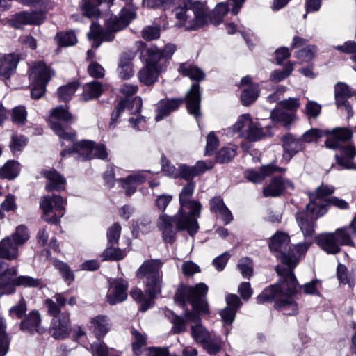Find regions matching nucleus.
Instances as JSON below:
<instances>
[{"instance_id":"nucleus-1","label":"nucleus","mask_w":356,"mask_h":356,"mask_svg":"<svg viewBox=\"0 0 356 356\" xmlns=\"http://www.w3.org/2000/svg\"><path fill=\"white\" fill-rule=\"evenodd\" d=\"M280 277V283L265 289L257 296L259 303L275 300V308L284 315H293L298 313V305L294 300L297 293L298 282L291 269L277 266L275 268Z\"/></svg>"},{"instance_id":"nucleus-2","label":"nucleus","mask_w":356,"mask_h":356,"mask_svg":"<svg viewBox=\"0 0 356 356\" xmlns=\"http://www.w3.org/2000/svg\"><path fill=\"white\" fill-rule=\"evenodd\" d=\"M334 191L332 186L321 184L316 189L315 193L310 195V202L305 209L296 213V221L305 238L314 233V220L326 213L327 201L325 198Z\"/></svg>"},{"instance_id":"nucleus-3","label":"nucleus","mask_w":356,"mask_h":356,"mask_svg":"<svg viewBox=\"0 0 356 356\" xmlns=\"http://www.w3.org/2000/svg\"><path fill=\"white\" fill-rule=\"evenodd\" d=\"M208 286L204 283H199L194 286H180L175 293V300L179 302L180 306L184 307L186 302L188 301L193 308L197 312H186L185 318L186 321L200 324V317L199 314H209V305L206 296Z\"/></svg>"},{"instance_id":"nucleus-4","label":"nucleus","mask_w":356,"mask_h":356,"mask_svg":"<svg viewBox=\"0 0 356 356\" xmlns=\"http://www.w3.org/2000/svg\"><path fill=\"white\" fill-rule=\"evenodd\" d=\"M327 135L329 136L325 142V147L340 152L335 155L338 165L346 169L356 170V164L352 161L356 155L355 146L352 144L346 146L341 145L352 138L353 131L347 127H338L331 131L327 130Z\"/></svg>"},{"instance_id":"nucleus-5","label":"nucleus","mask_w":356,"mask_h":356,"mask_svg":"<svg viewBox=\"0 0 356 356\" xmlns=\"http://www.w3.org/2000/svg\"><path fill=\"white\" fill-rule=\"evenodd\" d=\"M290 243L289 236L284 232H277L270 240V250L275 253L276 257L286 266V269H293L299 262L300 259L307 251L312 244L311 242L298 243L293 247H289Z\"/></svg>"},{"instance_id":"nucleus-6","label":"nucleus","mask_w":356,"mask_h":356,"mask_svg":"<svg viewBox=\"0 0 356 356\" xmlns=\"http://www.w3.org/2000/svg\"><path fill=\"white\" fill-rule=\"evenodd\" d=\"M136 17L135 11L122 8L119 17L115 16L107 20L104 29L92 24L88 33L89 40H92V47L97 49L102 42H112L115 38L114 34L126 28Z\"/></svg>"},{"instance_id":"nucleus-7","label":"nucleus","mask_w":356,"mask_h":356,"mask_svg":"<svg viewBox=\"0 0 356 356\" xmlns=\"http://www.w3.org/2000/svg\"><path fill=\"white\" fill-rule=\"evenodd\" d=\"M54 298H48L44 302L48 314L53 317L49 333L55 339L61 340L68 337L72 330L70 314L60 312L66 303L65 298L60 294H56Z\"/></svg>"},{"instance_id":"nucleus-8","label":"nucleus","mask_w":356,"mask_h":356,"mask_svg":"<svg viewBox=\"0 0 356 356\" xmlns=\"http://www.w3.org/2000/svg\"><path fill=\"white\" fill-rule=\"evenodd\" d=\"M183 7L176 8L173 13L179 21L178 26L187 30H197L204 26L207 19V4L198 0H184Z\"/></svg>"},{"instance_id":"nucleus-9","label":"nucleus","mask_w":356,"mask_h":356,"mask_svg":"<svg viewBox=\"0 0 356 356\" xmlns=\"http://www.w3.org/2000/svg\"><path fill=\"white\" fill-rule=\"evenodd\" d=\"M176 216L177 213L173 216L163 213L157 219L156 226L165 243H172L175 241L177 230H186L189 235L193 236L199 229L197 220L195 218L186 216L180 225Z\"/></svg>"},{"instance_id":"nucleus-10","label":"nucleus","mask_w":356,"mask_h":356,"mask_svg":"<svg viewBox=\"0 0 356 356\" xmlns=\"http://www.w3.org/2000/svg\"><path fill=\"white\" fill-rule=\"evenodd\" d=\"M29 238V232L24 225L18 226L10 236L0 242V271L6 266L2 259L14 260L18 257V248Z\"/></svg>"},{"instance_id":"nucleus-11","label":"nucleus","mask_w":356,"mask_h":356,"mask_svg":"<svg viewBox=\"0 0 356 356\" xmlns=\"http://www.w3.org/2000/svg\"><path fill=\"white\" fill-rule=\"evenodd\" d=\"M195 183L190 181L186 184L179 193V209L177 213V218L179 224L186 216L195 218L197 220L200 216L202 205L196 200H191Z\"/></svg>"},{"instance_id":"nucleus-12","label":"nucleus","mask_w":356,"mask_h":356,"mask_svg":"<svg viewBox=\"0 0 356 356\" xmlns=\"http://www.w3.org/2000/svg\"><path fill=\"white\" fill-rule=\"evenodd\" d=\"M64 205L65 201L60 195L44 196L40 202V207L43 211V220L49 223L58 224L60 218L64 214Z\"/></svg>"},{"instance_id":"nucleus-13","label":"nucleus","mask_w":356,"mask_h":356,"mask_svg":"<svg viewBox=\"0 0 356 356\" xmlns=\"http://www.w3.org/2000/svg\"><path fill=\"white\" fill-rule=\"evenodd\" d=\"M52 119L49 120V124L53 131L62 139L67 140H73L75 137V132L70 131H67L62 125L56 121L60 120L65 122H69L72 119V114L68 111L66 106H58L51 111Z\"/></svg>"},{"instance_id":"nucleus-14","label":"nucleus","mask_w":356,"mask_h":356,"mask_svg":"<svg viewBox=\"0 0 356 356\" xmlns=\"http://www.w3.org/2000/svg\"><path fill=\"white\" fill-rule=\"evenodd\" d=\"M245 0H229V3L226 2H221L216 5V8L211 13L209 12V8L207 7L206 22L204 26L209 23L214 25H218L222 22L223 18L229 10V5L232 6V13L234 15H237L240 9L242 8Z\"/></svg>"},{"instance_id":"nucleus-15","label":"nucleus","mask_w":356,"mask_h":356,"mask_svg":"<svg viewBox=\"0 0 356 356\" xmlns=\"http://www.w3.org/2000/svg\"><path fill=\"white\" fill-rule=\"evenodd\" d=\"M74 150L77 152L81 160L98 158L104 159L107 156L106 147L104 145H95L90 140H81L74 145Z\"/></svg>"},{"instance_id":"nucleus-16","label":"nucleus","mask_w":356,"mask_h":356,"mask_svg":"<svg viewBox=\"0 0 356 356\" xmlns=\"http://www.w3.org/2000/svg\"><path fill=\"white\" fill-rule=\"evenodd\" d=\"M109 284L112 291L107 295L108 302L115 305L125 300L127 297L128 282L122 278H118L110 280Z\"/></svg>"},{"instance_id":"nucleus-17","label":"nucleus","mask_w":356,"mask_h":356,"mask_svg":"<svg viewBox=\"0 0 356 356\" xmlns=\"http://www.w3.org/2000/svg\"><path fill=\"white\" fill-rule=\"evenodd\" d=\"M286 188L293 189V184L280 176L272 178L268 185L263 189V194L266 197H277L280 196Z\"/></svg>"},{"instance_id":"nucleus-18","label":"nucleus","mask_w":356,"mask_h":356,"mask_svg":"<svg viewBox=\"0 0 356 356\" xmlns=\"http://www.w3.org/2000/svg\"><path fill=\"white\" fill-rule=\"evenodd\" d=\"M284 153L282 158L286 163L289 162L293 156L304 149L302 139L296 138L291 134H287L282 138Z\"/></svg>"},{"instance_id":"nucleus-19","label":"nucleus","mask_w":356,"mask_h":356,"mask_svg":"<svg viewBox=\"0 0 356 356\" xmlns=\"http://www.w3.org/2000/svg\"><path fill=\"white\" fill-rule=\"evenodd\" d=\"M54 72L48 67L43 61H38L33 63L31 68L30 79L33 83L47 84Z\"/></svg>"},{"instance_id":"nucleus-20","label":"nucleus","mask_w":356,"mask_h":356,"mask_svg":"<svg viewBox=\"0 0 356 356\" xmlns=\"http://www.w3.org/2000/svg\"><path fill=\"white\" fill-rule=\"evenodd\" d=\"M142 107V99L139 97H136L132 100L127 99L122 100L116 106L115 110L111 114V122L110 127H115V122L118 120L120 113L124 111L125 108L130 110L131 113H139Z\"/></svg>"},{"instance_id":"nucleus-21","label":"nucleus","mask_w":356,"mask_h":356,"mask_svg":"<svg viewBox=\"0 0 356 356\" xmlns=\"http://www.w3.org/2000/svg\"><path fill=\"white\" fill-rule=\"evenodd\" d=\"M163 265L161 259L145 260L136 273L138 279H144L151 276L161 275V268Z\"/></svg>"},{"instance_id":"nucleus-22","label":"nucleus","mask_w":356,"mask_h":356,"mask_svg":"<svg viewBox=\"0 0 356 356\" xmlns=\"http://www.w3.org/2000/svg\"><path fill=\"white\" fill-rule=\"evenodd\" d=\"M44 19V13L42 12H21L14 15L13 23L15 28H19L22 24L39 25Z\"/></svg>"},{"instance_id":"nucleus-23","label":"nucleus","mask_w":356,"mask_h":356,"mask_svg":"<svg viewBox=\"0 0 356 356\" xmlns=\"http://www.w3.org/2000/svg\"><path fill=\"white\" fill-rule=\"evenodd\" d=\"M186 99L188 113L196 118L200 117L201 115L200 111L201 95L198 84L192 85L191 90L186 94Z\"/></svg>"},{"instance_id":"nucleus-24","label":"nucleus","mask_w":356,"mask_h":356,"mask_svg":"<svg viewBox=\"0 0 356 356\" xmlns=\"http://www.w3.org/2000/svg\"><path fill=\"white\" fill-rule=\"evenodd\" d=\"M352 93L348 86L343 83H338L334 86V96L338 107L343 108L348 113V118L353 115L352 109L347 99L351 97Z\"/></svg>"},{"instance_id":"nucleus-25","label":"nucleus","mask_w":356,"mask_h":356,"mask_svg":"<svg viewBox=\"0 0 356 356\" xmlns=\"http://www.w3.org/2000/svg\"><path fill=\"white\" fill-rule=\"evenodd\" d=\"M226 302L227 307L220 312V316L225 323L231 324L241 302L236 294H228L226 297Z\"/></svg>"},{"instance_id":"nucleus-26","label":"nucleus","mask_w":356,"mask_h":356,"mask_svg":"<svg viewBox=\"0 0 356 356\" xmlns=\"http://www.w3.org/2000/svg\"><path fill=\"white\" fill-rule=\"evenodd\" d=\"M210 210L220 218L225 225L229 224L232 220V214L230 210L225 204L223 200L220 196H216L209 201Z\"/></svg>"},{"instance_id":"nucleus-27","label":"nucleus","mask_w":356,"mask_h":356,"mask_svg":"<svg viewBox=\"0 0 356 356\" xmlns=\"http://www.w3.org/2000/svg\"><path fill=\"white\" fill-rule=\"evenodd\" d=\"M316 241L321 248L327 254H336L341 251L340 245L334 232H327L319 235Z\"/></svg>"},{"instance_id":"nucleus-28","label":"nucleus","mask_w":356,"mask_h":356,"mask_svg":"<svg viewBox=\"0 0 356 356\" xmlns=\"http://www.w3.org/2000/svg\"><path fill=\"white\" fill-rule=\"evenodd\" d=\"M42 175L48 180L45 186V189L47 191L54 190L60 191L65 188V179L55 170L43 171Z\"/></svg>"},{"instance_id":"nucleus-29","label":"nucleus","mask_w":356,"mask_h":356,"mask_svg":"<svg viewBox=\"0 0 356 356\" xmlns=\"http://www.w3.org/2000/svg\"><path fill=\"white\" fill-rule=\"evenodd\" d=\"M17 55L10 54L0 58V79H8L17 67Z\"/></svg>"},{"instance_id":"nucleus-30","label":"nucleus","mask_w":356,"mask_h":356,"mask_svg":"<svg viewBox=\"0 0 356 356\" xmlns=\"http://www.w3.org/2000/svg\"><path fill=\"white\" fill-rule=\"evenodd\" d=\"M41 318L38 312H31L22 321L20 327L23 331L30 333L38 332L42 333L44 329L40 326Z\"/></svg>"},{"instance_id":"nucleus-31","label":"nucleus","mask_w":356,"mask_h":356,"mask_svg":"<svg viewBox=\"0 0 356 356\" xmlns=\"http://www.w3.org/2000/svg\"><path fill=\"white\" fill-rule=\"evenodd\" d=\"M182 99H163L159 102L156 120L160 121L171 112L177 110L182 104Z\"/></svg>"},{"instance_id":"nucleus-32","label":"nucleus","mask_w":356,"mask_h":356,"mask_svg":"<svg viewBox=\"0 0 356 356\" xmlns=\"http://www.w3.org/2000/svg\"><path fill=\"white\" fill-rule=\"evenodd\" d=\"M145 286V292L153 300L161 293L163 284V274L142 279Z\"/></svg>"},{"instance_id":"nucleus-33","label":"nucleus","mask_w":356,"mask_h":356,"mask_svg":"<svg viewBox=\"0 0 356 356\" xmlns=\"http://www.w3.org/2000/svg\"><path fill=\"white\" fill-rule=\"evenodd\" d=\"M159 70L157 65H145L138 72V79L146 86L154 84L158 79Z\"/></svg>"},{"instance_id":"nucleus-34","label":"nucleus","mask_w":356,"mask_h":356,"mask_svg":"<svg viewBox=\"0 0 356 356\" xmlns=\"http://www.w3.org/2000/svg\"><path fill=\"white\" fill-rule=\"evenodd\" d=\"M246 125L248 126L246 129V139L250 141H257L262 139L264 136V132L259 122L254 121L248 114H246Z\"/></svg>"},{"instance_id":"nucleus-35","label":"nucleus","mask_w":356,"mask_h":356,"mask_svg":"<svg viewBox=\"0 0 356 356\" xmlns=\"http://www.w3.org/2000/svg\"><path fill=\"white\" fill-rule=\"evenodd\" d=\"M13 286L42 289L45 287L44 280L27 275H20L13 280Z\"/></svg>"},{"instance_id":"nucleus-36","label":"nucleus","mask_w":356,"mask_h":356,"mask_svg":"<svg viewBox=\"0 0 356 356\" xmlns=\"http://www.w3.org/2000/svg\"><path fill=\"white\" fill-rule=\"evenodd\" d=\"M91 328L97 337L104 336L110 329L108 318L106 316L99 315L90 321Z\"/></svg>"},{"instance_id":"nucleus-37","label":"nucleus","mask_w":356,"mask_h":356,"mask_svg":"<svg viewBox=\"0 0 356 356\" xmlns=\"http://www.w3.org/2000/svg\"><path fill=\"white\" fill-rule=\"evenodd\" d=\"M103 92V85L99 81H92L86 83L83 86V92L81 95V100L88 102L90 99L99 97Z\"/></svg>"},{"instance_id":"nucleus-38","label":"nucleus","mask_w":356,"mask_h":356,"mask_svg":"<svg viewBox=\"0 0 356 356\" xmlns=\"http://www.w3.org/2000/svg\"><path fill=\"white\" fill-rule=\"evenodd\" d=\"M113 0H83L81 5V10L83 15L87 17H97L99 11L97 7L103 2L112 3Z\"/></svg>"},{"instance_id":"nucleus-39","label":"nucleus","mask_w":356,"mask_h":356,"mask_svg":"<svg viewBox=\"0 0 356 356\" xmlns=\"http://www.w3.org/2000/svg\"><path fill=\"white\" fill-rule=\"evenodd\" d=\"M119 181L122 183L126 194L131 195L136 190V184L143 183L145 177L142 173L138 172L129 175L125 179H120Z\"/></svg>"},{"instance_id":"nucleus-40","label":"nucleus","mask_w":356,"mask_h":356,"mask_svg":"<svg viewBox=\"0 0 356 356\" xmlns=\"http://www.w3.org/2000/svg\"><path fill=\"white\" fill-rule=\"evenodd\" d=\"M334 234L339 245L355 247V243L353 240L355 236H353L352 232L348 226L337 229L334 232Z\"/></svg>"},{"instance_id":"nucleus-41","label":"nucleus","mask_w":356,"mask_h":356,"mask_svg":"<svg viewBox=\"0 0 356 356\" xmlns=\"http://www.w3.org/2000/svg\"><path fill=\"white\" fill-rule=\"evenodd\" d=\"M19 172V163L14 160L7 161L0 168V177L8 179H13Z\"/></svg>"},{"instance_id":"nucleus-42","label":"nucleus","mask_w":356,"mask_h":356,"mask_svg":"<svg viewBox=\"0 0 356 356\" xmlns=\"http://www.w3.org/2000/svg\"><path fill=\"white\" fill-rule=\"evenodd\" d=\"M260 92L259 84L254 83L249 76H246V106L256 102Z\"/></svg>"},{"instance_id":"nucleus-43","label":"nucleus","mask_w":356,"mask_h":356,"mask_svg":"<svg viewBox=\"0 0 356 356\" xmlns=\"http://www.w3.org/2000/svg\"><path fill=\"white\" fill-rule=\"evenodd\" d=\"M179 71L184 76L190 77L192 80L200 81L204 79L203 72L196 66L188 63L180 65Z\"/></svg>"},{"instance_id":"nucleus-44","label":"nucleus","mask_w":356,"mask_h":356,"mask_svg":"<svg viewBox=\"0 0 356 356\" xmlns=\"http://www.w3.org/2000/svg\"><path fill=\"white\" fill-rule=\"evenodd\" d=\"M78 86L77 82H72L60 87L58 91V97L61 101L70 100L76 91Z\"/></svg>"},{"instance_id":"nucleus-45","label":"nucleus","mask_w":356,"mask_h":356,"mask_svg":"<svg viewBox=\"0 0 356 356\" xmlns=\"http://www.w3.org/2000/svg\"><path fill=\"white\" fill-rule=\"evenodd\" d=\"M270 116L274 121L283 122L284 124H289L293 121V115L292 113L282 108H275L272 111Z\"/></svg>"},{"instance_id":"nucleus-46","label":"nucleus","mask_w":356,"mask_h":356,"mask_svg":"<svg viewBox=\"0 0 356 356\" xmlns=\"http://www.w3.org/2000/svg\"><path fill=\"white\" fill-rule=\"evenodd\" d=\"M145 58L146 65H155L162 58L161 51L156 46H152L145 50L143 55Z\"/></svg>"},{"instance_id":"nucleus-47","label":"nucleus","mask_w":356,"mask_h":356,"mask_svg":"<svg viewBox=\"0 0 356 356\" xmlns=\"http://www.w3.org/2000/svg\"><path fill=\"white\" fill-rule=\"evenodd\" d=\"M56 38L58 40V44L62 47L72 46L77 42L76 35L73 31L59 33L56 35Z\"/></svg>"},{"instance_id":"nucleus-48","label":"nucleus","mask_w":356,"mask_h":356,"mask_svg":"<svg viewBox=\"0 0 356 356\" xmlns=\"http://www.w3.org/2000/svg\"><path fill=\"white\" fill-rule=\"evenodd\" d=\"M131 332L134 339L132 348L135 354L138 355L141 353V348L146 345V337L136 329H133Z\"/></svg>"},{"instance_id":"nucleus-49","label":"nucleus","mask_w":356,"mask_h":356,"mask_svg":"<svg viewBox=\"0 0 356 356\" xmlns=\"http://www.w3.org/2000/svg\"><path fill=\"white\" fill-rule=\"evenodd\" d=\"M130 295L135 300L142 303L140 307L141 311L145 312L149 308L152 302V300H151L149 298V299H146L145 298V295L143 294L140 289H132L130 292Z\"/></svg>"},{"instance_id":"nucleus-50","label":"nucleus","mask_w":356,"mask_h":356,"mask_svg":"<svg viewBox=\"0 0 356 356\" xmlns=\"http://www.w3.org/2000/svg\"><path fill=\"white\" fill-rule=\"evenodd\" d=\"M191 335L197 343L202 344L209 338V332L200 324L191 327Z\"/></svg>"},{"instance_id":"nucleus-51","label":"nucleus","mask_w":356,"mask_h":356,"mask_svg":"<svg viewBox=\"0 0 356 356\" xmlns=\"http://www.w3.org/2000/svg\"><path fill=\"white\" fill-rule=\"evenodd\" d=\"M5 329L6 324L4 320L0 318V356H4L9 348V342Z\"/></svg>"},{"instance_id":"nucleus-52","label":"nucleus","mask_w":356,"mask_h":356,"mask_svg":"<svg viewBox=\"0 0 356 356\" xmlns=\"http://www.w3.org/2000/svg\"><path fill=\"white\" fill-rule=\"evenodd\" d=\"M160 32L159 26H147L142 30L141 36L144 40L151 41L158 39L160 37Z\"/></svg>"},{"instance_id":"nucleus-53","label":"nucleus","mask_w":356,"mask_h":356,"mask_svg":"<svg viewBox=\"0 0 356 356\" xmlns=\"http://www.w3.org/2000/svg\"><path fill=\"white\" fill-rule=\"evenodd\" d=\"M293 70V65L289 63L282 70H275L270 75V79L275 82H280L288 77Z\"/></svg>"},{"instance_id":"nucleus-54","label":"nucleus","mask_w":356,"mask_h":356,"mask_svg":"<svg viewBox=\"0 0 356 356\" xmlns=\"http://www.w3.org/2000/svg\"><path fill=\"white\" fill-rule=\"evenodd\" d=\"M222 343V342L220 338L216 337L210 339L209 337L207 341L204 342L203 346L209 354L216 355L220 351Z\"/></svg>"},{"instance_id":"nucleus-55","label":"nucleus","mask_w":356,"mask_h":356,"mask_svg":"<svg viewBox=\"0 0 356 356\" xmlns=\"http://www.w3.org/2000/svg\"><path fill=\"white\" fill-rule=\"evenodd\" d=\"M316 47L314 45H308L302 49H300L296 54V57L302 62L311 61L316 52Z\"/></svg>"},{"instance_id":"nucleus-56","label":"nucleus","mask_w":356,"mask_h":356,"mask_svg":"<svg viewBox=\"0 0 356 356\" xmlns=\"http://www.w3.org/2000/svg\"><path fill=\"white\" fill-rule=\"evenodd\" d=\"M54 265L65 282H67L70 284L74 280V274L67 264L60 261H55Z\"/></svg>"},{"instance_id":"nucleus-57","label":"nucleus","mask_w":356,"mask_h":356,"mask_svg":"<svg viewBox=\"0 0 356 356\" xmlns=\"http://www.w3.org/2000/svg\"><path fill=\"white\" fill-rule=\"evenodd\" d=\"M219 145V140L213 131H211L207 136L205 156L211 155Z\"/></svg>"},{"instance_id":"nucleus-58","label":"nucleus","mask_w":356,"mask_h":356,"mask_svg":"<svg viewBox=\"0 0 356 356\" xmlns=\"http://www.w3.org/2000/svg\"><path fill=\"white\" fill-rule=\"evenodd\" d=\"M111 245L108 247L102 253V260H120L123 259L124 254L122 250L119 248H113Z\"/></svg>"},{"instance_id":"nucleus-59","label":"nucleus","mask_w":356,"mask_h":356,"mask_svg":"<svg viewBox=\"0 0 356 356\" xmlns=\"http://www.w3.org/2000/svg\"><path fill=\"white\" fill-rule=\"evenodd\" d=\"M121 232V226L118 222L114 223L107 232V238L109 245L118 243Z\"/></svg>"},{"instance_id":"nucleus-60","label":"nucleus","mask_w":356,"mask_h":356,"mask_svg":"<svg viewBox=\"0 0 356 356\" xmlns=\"http://www.w3.org/2000/svg\"><path fill=\"white\" fill-rule=\"evenodd\" d=\"M8 264L3 270L0 271V285H6L8 283L11 282L15 279L14 277L17 275V269L15 268H8Z\"/></svg>"},{"instance_id":"nucleus-61","label":"nucleus","mask_w":356,"mask_h":356,"mask_svg":"<svg viewBox=\"0 0 356 356\" xmlns=\"http://www.w3.org/2000/svg\"><path fill=\"white\" fill-rule=\"evenodd\" d=\"M236 155V150L234 148L223 147L216 154V161L218 163H224L231 161Z\"/></svg>"},{"instance_id":"nucleus-62","label":"nucleus","mask_w":356,"mask_h":356,"mask_svg":"<svg viewBox=\"0 0 356 356\" xmlns=\"http://www.w3.org/2000/svg\"><path fill=\"white\" fill-rule=\"evenodd\" d=\"M325 135H327V131H323L318 129H312L306 131L302 135V139L304 142L312 143Z\"/></svg>"},{"instance_id":"nucleus-63","label":"nucleus","mask_w":356,"mask_h":356,"mask_svg":"<svg viewBox=\"0 0 356 356\" xmlns=\"http://www.w3.org/2000/svg\"><path fill=\"white\" fill-rule=\"evenodd\" d=\"M27 113L23 106H18L13 108L12 113V120L15 123L19 124H24L26 120Z\"/></svg>"},{"instance_id":"nucleus-64","label":"nucleus","mask_w":356,"mask_h":356,"mask_svg":"<svg viewBox=\"0 0 356 356\" xmlns=\"http://www.w3.org/2000/svg\"><path fill=\"white\" fill-rule=\"evenodd\" d=\"M26 312V304L24 298H21L17 305L12 307L9 313L13 317L16 316L17 318H22Z\"/></svg>"}]
</instances>
